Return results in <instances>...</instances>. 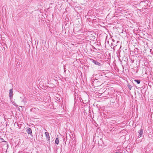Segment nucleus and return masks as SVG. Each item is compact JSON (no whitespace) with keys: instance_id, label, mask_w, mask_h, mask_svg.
<instances>
[{"instance_id":"1","label":"nucleus","mask_w":153,"mask_h":153,"mask_svg":"<svg viewBox=\"0 0 153 153\" xmlns=\"http://www.w3.org/2000/svg\"><path fill=\"white\" fill-rule=\"evenodd\" d=\"M26 132L28 133V134H29L30 135H31L32 137V130L31 128H27V129L26 130Z\"/></svg>"},{"instance_id":"2","label":"nucleus","mask_w":153,"mask_h":153,"mask_svg":"<svg viewBox=\"0 0 153 153\" xmlns=\"http://www.w3.org/2000/svg\"><path fill=\"white\" fill-rule=\"evenodd\" d=\"M91 60L92 61V62L94 63L95 64L99 66H101V64L99 62L97 61L96 60H95L93 59H91Z\"/></svg>"},{"instance_id":"3","label":"nucleus","mask_w":153,"mask_h":153,"mask_svg":"<svg viewBox=\"0 0 153 153\" xmlns=\"http://www.w3.org/2000/svg\"><path fill=\"white\" fill-rule=\"evenodd\" d=\"M45 134L47 140H50V137L49 133L48 132H45Z\"/></svg>"},{"instance_id":"4","label":"nucleus","mask_w":153,"mask_h":153,"mask_svg":"<svg viewBox=\"0 0 153 153\" xmlns=\"http://www.w3.org/2000/svg\"><path fill=\"white\" fill-rule=\"evenodd\" d=\"M9 91V97L10 99H11L13 97V89H10Z\"/></svg>"},{"instance_id":"5","label":"nucleus","mask_w":153,"mask_h":153,"mask_svg":"<svg viewBox=\"0 0 153 153\" xmlns=\"http://www.w3.org/2000/svg\"><path fill=\"white\" fill-rule=\"evenodd\" d=\"M138 133L139 134L140 137H141L143 134V129L141 128L139 131H138Z\"/></svg>"},{"instance_id":"6","label":"nucleus","mask_w":153,"mask_h":153,"mask_svg":"<svg viewBox=\"0 0 153 153\" xmlns=\"http://www.w3.org/2000/svg\"><path fill=\"white\" fill-rule=\"evenodd\" d=\"M59 143V140L58 138H56L55 140V143L58 144Z\"/></svg>"},{"instance_id":"7","label":"nucleus","mask_w":153,"mask_h":153,"mask_svg":"<svg viewBox=\"0 0 153 153\" xmlns=\"http://www.w3.org/2000/svg\"><path fill=\"white\" fill-rule=\"evenodd\" d=\"M134 81L136 82L138 84H140V80L139 79H135L134 80Z\"/></svg>"},{"instance_id":"8","label":"nucleus","mask_w":153,"mask_h":153,"mask_svg":"<svg viewBox=\"0 0 153 153\" xmlns=\"http://www.w3.org/2000/svg\"><path fill=\"white\" fill-rule=\"evenodd\" d=\"M127 86L129 90H131V89L132 88V86H131V85H130L129 84H128L127 85Z\"/></svg>"},{"instance_id":"9","label":"nucleus","mask_w":153,"mask_h":153,"mask_svg":"<svg viewBox=\"0 0 153 153\" xmlns=\"http://www.w3.org/2000/svg\"><path fill=\"white\" fill-rule=\"evenodd\" d=\"M64 72H65V71H66V68H64Z\"/></svg>"},{"instance_id":"10","label":"nucleus","mask_w":153,"mask_h":153,"mask_svg":"<svg viewBox=\"0 0 153 153\" xmlns=\"http://www.w3.org/2000/svg\"><path fill=\"white\" fill-rule=\"evenodd\" d=\"M68 137V134H66V138H67V139Z\"/></svg>"},{"instance_id":"11","label":"nucleus","mask_w":153,"mask_h":153,"mask_svg":"<svg viewBox=\"0 0 153 153\" xmlns=\"http://www.w3.org/2000/svg\"><path fill=\"white\" fill-rule=\"evenodd\" d=\"M114 153H120V152H114Z\"/></svg>"},{"instance_id":"12","label":"nucleus","mask_w":153,"mask_h":153,"mask_svg":"<svg viewBox=\"0 0 153 153\" xmlns=\"http://www.w3.org/2000/svg\"><path fill=\"white\" fill-rule=\"evenodd\" d=\"M68 136H69L70 137V136L69 134H68Z\"/></svg>"},{"instance_id":"13","label":"nucleus","mask_w":153,"mask_h":153,"mask_svg":"<svg viewBox=\"0 0 153 153\" xmlns=\"http://www.w3.org/2000/svg\"><path fill=\"white\" fill-rule=\"evenodd\" d=\"M15 106H16L17 107V106H18V105H15Z\"/></svg>"},{"instance_id":"14","label":"nucleus","mask_w":153,"mask_h":153,"mask_svg":"<svg viewBox=\"0 0 153 153\" xmlns=\"http://www.w3.org/2000/svg\"><path fill=\"white\" fill-rule=\"evenodd\" d=\"M136 49H137V48H136ZM136 50V48H135V50H134L135 51H136V50Z\"/></svg>"},{"instance_id":"15","label":"nucleus","mask_w":153,"mask_h":153,"mask_svg":"<svg viewBox=\"0 0 153 153\" xmlns=\"http://www.w3.org/2000/svg\"><path fill=\"white\" fill-rule=\"evenodd\" d=\"M19 107H21V108H22V106H20Z\"/></svg>"},{"instance_id":"16","label":"nucleus","mask_w":153,"mask_h":153,"mask_svg":"<svg viewBox=\"0 0 153 153\" xmlns=\"http://www.w3.org/2000/svg\"><path fill=\"white\" fill-rule=\"evenodd\" d=\"M113 41H114V39H113Z\"/></svg>"}]
</instances>
